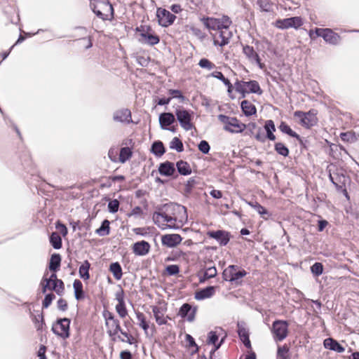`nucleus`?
<instances>
[{"instance_id":"obj_1","label":"nucleus","mask_w":359,"mask_h":359,"mask_svg":"<svg viewBox=\"0 0 359 359\" xmlns=\"http://www.w3.org/2000/svg\"><path fill=\"white\" fill-rule=\"evenodd\" d=\"M187 213V208L180 204L168 203L156 207L152 219L154 223L164 230L165 229H177L179 226L172 222L177 221V215L181 212Z\"/></svg>"},{"instance_id":"obj_2","label":"nucleus","mask_w":359,"mask_h":359,"mask_svg":"<svg viewBox=\"0 0 359 359\" xmlns=\"http://www.w3.org/2000/svg\"><path fill=\"white\" fill-rule=\"evenodd\" d=\"M218 119L224 124V130L231 133H240L245 130V124L241 123L236 117L219 114Z\"/></svg>"},{"instance_id":"obj_3","label":"nucleus","mask_w":359,"mask_h":359,"mask_svg":"<svg viewBox=\"0 0 359 359\" xmlns=\"http://www.w3.org/2000/svg\"><path fill=\"white\" fill-rule=\"evenodd\" d=\"M71 320L68 318H58L53 324L51 330L57 336L66 339L70 336Z\"/></svg>"},{"instance_id":"obj_4","label":"nucleus","mask_w":359,"mask_h":359,"mask_svg":"<svg viewBox=\"0 0 359 359\" xmlns=\"http://www.w3.org/2000/svg\"><path fill=\"white\" fill-rule=\"evenodd\" d=\"M247 271L238 265H229L222 273L224 280L231 283H238V280L247 275Z\"/></svg>"},{"instance_id":"obj_5","label":"nucleus","mask_w":359,"mask_h":359,"mask_svg":"<svg viewBox=\"0 0 359 359\" xmlns=\"http://www.w3.org/2000/svg\"><path fill=\"white\" fill-rule=\"evenodd\" d=\"M205 27L208 29L219 30L231 25V20L227 15H223L221 18L204 17L201 19Z\"/></svg>"},{"instance_id":"obj_6","label":"nucleus","mask_w":359,"mask_h":359,"mask_svg":"<svg viewBox=\"0 0 359 359\" xmlns=\"http://www.w3.org/2000/svg\"><path fill=\"white\" fill-rule=\"evenodd\" d=\"M289 323L287 320H276L272 323L271 332L274 339L281 341L285 339L288 334Z\"/></svg>"},{"instance_id":"obj_7","label":"nucleus","mask_w":359,"mask_h":359,"mask_svg":"<svg viewBox=\"0 0 359 359\" xmlns=\"http://www.w3.org/2000/svg\"><path fill=\"white\" fill-rule=\"evenodd\" d=\"M193 114V111L183 108H179L175 110L177 120L181 127L187 131L191 130L194 127L191 123Z\"/></svg>"},{"instance_id":"obj_8","label":"nucleus","mask_w":359,"mask_h":359,"mask_svg":"<svg viewBox=\"0 0 359 359\" xmlns=\"http://www.w3.org/2000/svg\"><path fill=\"white\" fill-rule=\"evenodd\" d=\"M294 116L299 118L300 124L308 129L316 126L318 122L316 114L313 112V110H310L308 112L295 111Z\"/></svg>"},{"instance_id":"obj_9","label":"nucleus","mask_w":359,"mask_h":359,"mask_svg":"<svg viewBox=\"0 0 359 359\" xmlns=\"http://www.w3.org/2000/svg\"><path fill=\"white\" fill-rule=\"evenodd\" d=\"M303 25L302 18L299 16L290 17L284 19H278L275 25L280 29L294 28L297 29Z\"/></svg>"},{"instance_id":"obj_10","label":"nucleus","mask_w":359,"mask_h":359,"mask_svg":"<svg viewBox=\"0 0 359 359\" xmlns=\"http://www.w3.org/2000/svg\"><path fill=\"white\" fill-rule=\"evenodd\" d=\"M156 18L158 25L163 27H168L172 25L176 16L169 11L163 8H158L156 10Z\"/></svg>"},{"instance_id":"obj_11","label":"nucleus","mask_w":359,"mask_h":359,"mask_svg":"<svg viewBox=\"0 0 359 359\" xmlns=\"http://www.w3.org/2000/svg\"><path fill=\"white\" fill-rule=\"evenodd\" d=\"M207 236L216 240L221 246H225L231 239V233L225 230L219 229L216 231H208Z\"/></svg>"},{"instance_id":"obj_12","label":"nucleus","mask_w":359,"mask_h":359,"mask_svg":"<svg viewBox=\"0 0 359 359\" xmlns=\"http://www.w3.org/2000/svg\"><path fill=\"white\" fill-rule=\"evenodd\" d=\"M112 119L116 123L130 124L133 123L131 111L128 108L117 109L113 112Z\"/></svg>"},{"instance_id":"obj_13","label":"nucleus","mask_w":359,"mask_h":359,"mask_svg":"<svg viewBox=\"0 0 359 359\" xmlns=\"http://www.w3.org/2000/svg\"><path fill=\"white\" fill-rule=\"evenodd\" d=\"M196 311V306H192L189 303H184L180 308L178 316L182 318L187 320L188 322L191 323L195 320Z\"/></svg>"},{"instance_id":"obj_14","label":"nucleus","mask_w":359,"mask_h":359,"mask_svg":"<svg viewBox=\"0 0 359 359\" xmlns=\"http://www.w3.org/2000/svg\"><path fill=\"white\" fill-rule=\"evenodd\" d=\"M243 53L250 62H255L261 69L264 68V64L262 63L259 54L252 46L249 45L243 46Z\"/></svg>"},{"instance_id":"obj_15","label":"nucleus","mask_w":359,"mask_h":359,"mask_svg":"<svg viewBox=\"0 0 359 359\" xmlns=\"http://www.w3.org/2000/svg\"><path fill=\"white\" fill-rule=\"evenodd\" d=\"M158 170L162 176L173 177L175 179L178 177V175L176 172L175 164L168 161L161 163L158 165Z\"/></svg>"},{"instance_id":"obj_16","label":"nucleus","mask_w":359,"mask_h":359,"mask_svg":"<svg viewBox=\"0 0 359 359\" xmlns=\"http://www.w3.org/2000/svg\"><path fill=\"white\" fill-rule=\"evenodd\" d=\"M182 241V236L177 233L165 234L161 236L162 245L168 248H175L179 245Z\"/></svg>"},{"instance_id":"obj_17","label":"nucleus","mask_w":359,"mask_h":359,"mask_svg":"<svg viewBox=\"0 0 359 359\" xmlns=\"http://www.w3.org/2000/svg\"><path fill=\"white\" fill-rule=\"evenodd\" d=\"M229 27L230 26H227L225 28L218 30L219 37L221 39V41L219 42L218 40L214 39L213 43L215 46L223 47L229 43V40L233 36L232 32L229 30Z\"/></svg>"},{"instance_id":"obj_18","label":"nucleus","mask_w":359,"mask_h":359,"mask_svg":"<svg viewBox=\"0 0 359 359\" xmlns=\"http://www.w3.org/2000/svg\"><path fill=\"white\" fill-rule=\"evenodd\" d=\"M237 332L240 339L247 348H251V342L249 337V332L245 327L243 322H238Z\"/></svg>"},{"instance_id":"obj_19","label":"nucleus","mask_w":359,"mask_h":359,"mask_svg":"<svg viewBox=\"0 0 359 359\" xmlns=\"http://www.w3.org/2000/svg\"><path fill=\"white\" fill-rule=\"evenodd\" d=\"M216 288V286L210 285L199 289L195 292L194 298L198 301L210 298L215 294Z\"/></svg>"},{"instance_id":"obj_20","label":"nucleus","mask_w":359,"mask_h":359,"mask_svg":"<svg viewBox=\"0 0 359 359\" xmlns=\"http://www.w3.org/2000/svg\"><path fill=\"white\" fill-rule=\"evenodd\" d=\"M133 252L138 256H144L149 253L151 245L145 241H137L133 245Z\"/></svg>"},{"instance_id":"obj_21","label":"nucleus","mask_w":359,"mask_h":359,"mask_svg":"<svg viewBox=\"0 0 359 359\" xmlns=\"http://www.w3.org/2000/svg\"><path fill=\"white\" fill-rule=\"evenodd\" d=\"M323 346L325 348L337 353H343L345 351V348L338 341L332 337L325 339L323 341Z\"/></svg>"},{"instance_id":"obj_22","label":"nucleus","mask_w":359,"mask_h":359,"mask_svg":"<svg viewBox=\"0 0 359 359\" xmlns=\"http://www.w3.org/2000/svg\"><path fill=\"white\" fill-rule=\"evenodd\" d=\"M175 121V115L171 112H163L159 115V123L163 130L168 129Z\"/></svg>"},{"instance_id":"obj_23","label":"nucleus","mask_w":359,"mask_h":359,"mask_svg":"<svg viewBox=\"0 0 359 359\" xmlns=\"http://www.w3.org/2000/svg\"><path fill=\"white\" fill-rule=\"evenodd\" d=\"M323 39L327 43L337 45L341 40V36L332 29L327 28L326 32L323 36Z\"/></svg>"},{"instance_id":"obj_24","label":"nucleus","mask_w":359,"mask_h":359,"mask_svg":"<svg viewBox=\"0 0 359 359\" xmlns=\"http://www.w3.org/2000/svg\"><path fill=\"white\" fill-rule=\"evenodd\" d=\"M264 128L266 131V140H269L271 141H274L276 140V136L273 133L276 131V126L273 121L271 119L266 121Z\"/></svg>"},{"instance_id":"obj_25","label":"nucleus","mask_w":359,"mask_h":359,"mask_svg":"<svg viewBox=\"0 0 359 359\" xmlns=\"http://www.w3.org/2000/svg\"><path fill=\"white\" fill-rule=\"evenodd\" d=\"M241 108L245 116H250L256 114V107L247 100H244L241 102Z\"/></svg>"},{"instance_id":"obj_26","label":"nucleus","mask_w":359,"mask_h":359,"mask_svg":"<svg viewBox=\"0 0 359 359\" xmlns=\"http://www.w3.org/2000/svg\"><path fill=\"white\" fill-rule=\"evenodd\" d=\"M175 168L177 172L184 176H187L191 174L192 170L189 163L185 161L180 160L176 163Z\"/></svg>"},{"instance_id":"obj_27","label":"nucleus","mask_w":359,"mask_h":359,"mask_svg":"<svg viewBox=\"0 0 359 359\" xmlns=\"http://www.w3.org/2000/svg\"><path fill=\"white\" fill-rule=\"evenodd\" d=\"M61 260L62 257L60 254L58 253H54L51 255L49 264H48V269L50 271L53 272H56L59 270L61 264Z\"/></svg>"},{"instance_id":"obj_28","label":"nucleus","mask_w":359,"mask_h":359,"mask_svg":"<svg viewBox=\"0 0 359 359\" xmlns=\"http://www.w3.org/2000/svg\"><path fill=\"white\" fill-rule=\"evenodd\" d=\"M151 152L156 157H161L165 153V148L161 140L154 141L151 146Z\"/></svg>"},{"instance_id":"obj_29","label":"nucleus","mask_w":359,"mask_h":359,"mask_svg":"<svg viewBox=\"0 0 359 359\" xmlns=\"http://www.w3.org/2000/svg\"><path fill=\"white\" fill-rule=\"evenodd\" d=\"M152 312L154 313V318L156 322L159 325H166L167 324V318H170L168 316L164 317L163 313L161 311V309L157 306H152Z\"/></svg>"},{"instance_id":"obj_30","label":"nucleus","mask_w":359,"mask_h":359,"mask_svg":"<svg viewBox=\"0 0 359 359\" xmlns=\"http://www.w3.org/2000/svg\"><path fill=\"white\" fill-rule=\"evenodd\" d=\"M73 288L74 290L75 299L78 301L83 299L85 297V292L83 289V284L79 279L74 280L73 283Z\"/></svg>"},{"instance_id":"obj_31","label":"nucleus","mask_w":359,"mask_h":359,"mask_svg":"<svg viewBox=\"0 0 359 359\" xmlns=\"http://www.w3.org/2000/svg\"><path fill=\"white\" fill-rule=\"evenodd\" d=\"M140 36L145 39V43L149 46H154L160 41V38L158 35L148 32H142Z\"/></svg>"},{"instance_id":"obj_32","label":"nucleus","mask_w":359,"mask_h":359,"mask_svg":"<svg viewBox=\"0 0 359 359\" xmlns=\"http://www.w3.org/2000/svg\"><path fill=\"white\" fill-rule=\"evenodd\" d=\"M90 268V264L88 260H85L79 267V273L81 278L84 280L90 279L89 269Z\"/></svg>"},{"instance_id":"obj_33","label":"nucleus","mask_w":359,"mask_h":359,"mask_svg":"<svg viewBox=\"0 0 359 359\" xmlns=\"http://www.w3.org/2000/svg\"><path fill=\"white\" fill-rule=\"evenodd\" d=\"M49 241L52 247L55 250H59L62 247V238L57 232H52L50 233Z\"/></svg>"},{"instance_id":"obj_34","label":"nucleus","mask_w":359,"mask_h":359,"mask_svg":"<svg viewBox=\"0 0 359 359\" xmlns=\"http://www.w3.org/2000/svg\"><path fill=\"white\" fill-rule=\"evenodd\" d=\"M109 329L107 330V334L110 337L115 336L119 331H121V325L119 320L116 318L115 320L109 322V325H106Z\"/></svg>"},{"instance_id":"obj_35","label":"nucleus","mask_w":359,"mask_h":359,"mask_svg":"<svg viewBox=\"0 0 359 359\" xmlns=\"http://www.w3.org/2000/svg\"><path fill=\"white\" fill-rule=\"evenodd\" d=\"M109 271L116 280H120L122 278V268L118 262H113L109 265Z\"/></svg>"},{"instance_id":"obj_36","label":"nucleus","mask_w":359,"mask_h":359,"mask_svg":"<svg viewBox=\"0 0 359 359\" xmlns=\"http://www.w3.org/2000/svg\"><path fill=\"white\" fill-rule=\"evenodd\" d=\"M248 204L252 208H253L264 219H267V217L270 215L269 211L258 202H249Z\"/></svg>"},{"instance_id":"obj_37","label":"nucleus","mask_w":359,"mask_h":359,"mask_svg":"<svg viewBox=\"0 0 359 359\" xmlns=\"http://www.w3.org/2000/svg\"><path fill=\"white\" fill-rule=\"evenodd\" d=\"M95 233L100 236H105L110 233V222L108 219H104L100 226L95 230Z\"/></svg>"},{"instance_id":"obj_38","label":"nucleus","mask_w":359,"mask_h":359,"mask_svg":"<svg viewBox=\"0 0 359 359\" xmlns=\"http://www.w3.org/2000/svg\"><path fill=\"white\" fill-rule=\"evenodd\" d=\"M249 88L248 93H256L257 95H262L263 91L261 89L259 83L255 80H250L244 83Z\"/></svg>"},{"instance_id":"obj_39","label":"nucleus","mask_w":359,"mask_h":359,"mask_svg":"<svg viewBox=\"0 0 359 359\" xmlns=\"http://www.w3.org/2000/svg\"><path fill=\"white\" fill-rule=\"evenodd\" d=\"M133 156L132 149L128 147L121 148L119 153V161L122 163H126Z\"/></svg>"},{"instance_id":"obj_40","label":"nucleus","mask_w":359,"mask_h":359,"mask_svg":"<svg viewBox=\"0 0 359 359\" xmlns=\"http://www.w3.org/2000/svg\"><path fill=\"white\" fill-rule=\"evenodd\" d=\"M278 128L284 134H286L294 138H299V135L292 130V128L284 121L280 123Z\"/></svg>"},{"instance_id":"obj_41","label":"nucleus","mask_w":359,"mask_h":359,"mask_svg":"<svg viewBox=\"0 0 359 359\" xmlns=\"http://www.w3.org/2000/svg\"><path fill=\"white\" fill-rule=\"evenodd\" d=\"M358 137L359 135H357L353 131H348L340 134V138L342 141L346 142H355L358 140Z\"/></svg>"},{"instance_id":"obj_42","label":"nucleus","mask_w":359,"mask_h":359,"mask_svg":"<svg viewBox=\"0 0 359 359\" xmlns=\"http://www.w3.org/2000/svg\"><path fill=\"white\" fill-rule=\"evenodd\" d=\"M221 336L219 331L212 330L208 333L207 344L213 345V348H215V345L217 344L219 337Z\"/></svg>"},{"instance_id":"obj_43","label":"nucleus","mask_w":359,"mask_h":359,"mask_svg":"<svg viewBox=\"0 0 359 359\" xmlns=\"http://www.w3.org/2000/svg\"><path fill=\"white\" fill-rule=\"evenodd\" d=\"M32 321L38 331H41L43 330V325H45V321L42 313L33 316Z\"/></svg>"},{"instance_id":"obj_44","label":"nucleus","mask_w":359,"mask_h":359,"mask_svg":"<svg viewBox=\"0 0 359 359\" xmlns=\"http://www.w3.org/2000/svg\"><path fill=\"white\" fill-rule=\"evenodd\" d=\"M137 319L139 321V326L144 330L146 334H147V330L149 327V323L146 320L145 316L143 313L137 311L135 313Z\"/></svg>"},{"instance_id":"obj_45","label":"nucleus","mask_w":359,"mask_h":359,"mask_svg":"<svg viewBox=\"0 0 359 359\" xmlns=\"http://www.w3.org/2000/svg\"><path fill=\"white\" fill-rule=\"evenodd\" d=\"M50 289L51 290H54L57 294L62 295L65 289L63 281L60 279H56V280L52 283Z\"/></svg>"},{"instance_id":"obj_46","label":"nucleus","mask_w":359,"mask_h":359,"mask_svg":"<svg viewBox=\"0 0 359 359\" xmlns=\"http://www.w3.org/2000/svg\"><path fill=\"white\" fill-rule=\"evenodd\" d=\"M217 269L215 266H210L203 273V276L200 278V282L203 283L209 278H214L217 276Z\"/></svg>"},{"instance_id":"obj_47","label":"nucleus","mask_w":359,"mask_h":359,"mask_svg":"<svg viewBox=\"0 0 359 359\" xmlns=\"http://www.w3.org/2000/svg\"><path fill=\"white\" fill-rule=\"evenodd\" d=\"M170 149H175L177 152H182L184 151V145L182 140L177 137H174L170 142Z\"/></svg>"},{"instance_id":"obj_48","label":"nucleus","mask_w":359,"mask_h":359,"mask_svg":"<svg viewBox=\"0 0 359 359\" xmlns=\"http://www.w3.org/2000/svg\"><path fill=\"white\" fill-rule=\"evenodd\" d=\"M275 151L279 154L284 157L289 155V149L282 142H276L274 144Z\"/></svg>"},{"instance_id":"obj_49","label":"nucleus","mask_w":359,"mask_h":359,"mask_svg":"<svg viewBox=\"0 0 359 359\" xmlns=\"http://www.w3.org/2000/svg\"><path fill=\"white\" fill-rule=\"evenodd\" d=\"M257 4L262 12H270L272 11L273 4L271 0H257Z\"/></svg>"},{"instance_id":"obj_50","label":"nucleus","mask_w":359,"mask_h":359,"mask_svg":"<svg viewBox=\"0 0 359 359\" xmlns=\"http://www.w3.org/2000/svg\"><path fill=\"white\" fill-rule=\"evenodd\" d=\"M311 271L315 276H320L323 272V265L320 262H315L311 266Z\"/></svg>"},{"instance_id":"obj_51","label":"nucleus","mask_w":359,"mask_h":359,"mask_svg":"<svg viewBox=\"0 0 359 359\" xmlns=\"http://www.w3.org/2000/svg\"><path fill=\"white\" fill-rule=\"evenodd\" d=\"M120 203L117 199H114L108 203L107 208L110 213H116L118 210Z\"/></svg>"},{"instance_id":"obj_52","label":"nucleus","mask_w":359,"mask_h":359,"mask_svg":"<svg viewBox=\"0 0 359 359\" xmlns=\"http://www.w3.org/2000/svg\"><path fill=\"white\" fill-rule=\"evenodd\" d=\"M115 309L118 316L121 318H124L128 315V310L126 309V303L117 304Z\"/></svg>"},{"instance_id":"obj_53","label":"nucleus","mask_w":359,"mask_h":359,"mask_svg":"<svg viewBox=\"0 0 359 359\" xmlns=\"http://www.w3.org/2000/svg\"><path fill=\"white\" fill-rule=\"evenodd\" d=\"M212 77L216 78L221 81L225 86L229 85L231 82L227 78H226L222 72L215 71L210 75Z\"/></svg>"},{"instance_id":"obj_54","label":"nucleus","mask_w":359,"mask_h":359,"mask_svg":"<svg viewBox=\"0 0 359 359\" xmlns=\"http://www.w3.org/2000/svg\"><path fill=\"white\" fill-rule=\"evenodd\" d=\"M198 65L203 69H207L208 70L212 69L215 67V65L210 62L207 58H202L199 60Z\"/></svg>"},{"instance_id":"obj_55","label":"nucleus","mask_w":359,"mask_h":359,"mask_svg":"<svg viewBox=\"0 0 359 359\" xmlns=\"http://www.w3.org/2000/svg\"><path fill=\"white\" fill-rule=\"evenodd\" d=\"M198 148L204 154H208L210 150V146L206 140H201L198 144Z\"/></svg>"},{"instance_id":"obj_56","label":"nucleus","mask_w":359,"mask_h":359,"mask_svg":"<svg viewBox=\"0 0 359 359\" xmlns=\"http://www.w3.org/2000/svg\"><path fill=\"white\" fill-rule=\"evenodd\" d=\"M165 271L169 276H175L180 273V266L177 264L168 265Z\"/></svg>"},{"instance_id":"obj_57","label":"nucleus","mask_w":359,"mask_h":359,"mask_svg":"<svg viewBox=\"0 0 359 359\" xmlns=\"http://www.w3.org/2000/svg\"><path fill=\"white\" fill-rule=\"evenodd\" d=\"M55 298L53 293L50 292L45 295L44 299L42 302V306L43 309H47L52 303L53 300Z\"/></svg>"},{"instance_id":"obj_58","label":"nucleus","mask_w":359,"mask_h":359,"mask_svg":"<svg viewBox=\"0 0 359 359\" xmlns=\"http://www.w3.org/2000/svg\"><path fill=\"white\" fill-rule=\"evenodd\" d=\"M168 94L171 96L170 97L177 98L180 100L182 102L184 101L185 97L183 95L182 92L180 90L177 89H170L168 90Z\"/></svg>"},{"instance_id":"obj_59","label":"nucleus","mask_w":359,"mask_h":359,"mask_svg":"<svg viewBox=\"0 0 359 359\" xmlns=\"http://www.w3.org/2000/svg\"><path fill=\"white\" fill-rule=\"evenodd\" d=\"M254 137L259 142L264 143L266 142L265 134L264 133L263 129L261 127H258L257 128Z\"/></svg>"},{"instance_id":"obj_60","label":"nucleus","mask_w":359,"mask_h":359,"mask_svg":"<svg viewBox=\"0 0 359 359\" xmlns=\"http://www.w3.org/2000/svg\"><path fill=\"white\" fill-rule=\"evenodd\" d=\"M288 352L289 348L286 346H278L277 351V357L280 358L281 359H287Z\"/></svg>"},{"instance_id":"obj_61","label":"nucleus","mask_w":359,"mask_h":359,"mask_svg":"<svg viewBox=\"0 0 359 359\" xmlns=\"http://www.w3.org/2000/svg\"><path fill=\"white\" fill-rule=\"evenodd\" d=\"M245 134L247 135H254L257 128H258L257 123L255 122H250L248 124H245Z\"/></svg>"},{"instance_id":"obj_62","label":"nucleus","mask_w":359,"mask_h":359,"mask_svg":"<svg viewBox=\"0 0 359 359\" xmlns=\"http://www.w3.org/2000/svg\"><path fill=\"white\" fill-rule=\"evenodd\" d=\"M22 165L24 166L25 169L27 170L28 172H33V163L29 155L25 156V158L22 162Z\"/></svg>"},{"instance_id":"obj_63","label":"nucleus","mask_w":359,"mask_h":359,"mask_svg":"<svg viewBox=\"0 0 359 359\" xmlns=\"http://www.w3.org/2000/svg\"><path fill=\"white\" fill-rule=\"evenodd\" d=\"M55 228L60 231L62 236H66L68 233V229L67 226L62 223L60 220L55 223Z\"/></svg>"},{"instance_id":"obj_64","label":"nucleus","mask_w":359,"mask_h":359,"mask_svg":"<svg viewBox=\"0 0 359 359\" xmlns=\"http://www.w3.org/2000/svg\"><path fill=\"white\" fill-rule=\"evenodd\" d=\"M102 316H103V318H104L105 320V324L106 325H109V322L115 320V316L114 315L113 313L107 311V310H104L102 313Z\"/></svg>"}]
</instances>
